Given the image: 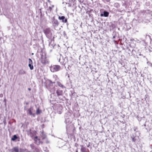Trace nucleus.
I'll return each mask as SVG.
<instances>
[{"label":"nucleus","mask_w":152,"mask_h":152,"mask_svg":"<svg viewBox=\"0 0 152 152\" xmlns=\"http://www.w3.org/2000/svg\"><path fill=\"white\" fill-rule=\"evenodd\" d=\"M2 36V34L1 32H0V39H1Z\"/></svg>","instance_id":"nucleus-27"},{"label":"nucleus","mask_w":152,"mask_h":152,"mask_svg":"<svg viewBox=\"0 0 152 152\" xmlns=\"http://www.w3.org/2000/svg\"><path fill=\"white\" fill-rule=\"evenodd\" d=\"M28 66L29 67L30 69L31 70H32L33 69L34 67L33 65V62L32 60L29 58L28 59Z\"/></svg>","instance_id":"nucleus-13"},{"label":"nucleus","mask_w":152,"mask_h":152,"mask_svg":"<svg viewBox=\"0 0 152 152\" xmlns=\"http://www.w3.org/2000/svg\"><path fill=\"white\" fill-rule=\"evenodd\" d=\"M58 85L60 87H61L62 88H65V87L64 86L60 83H58Z\"/></svg>","instance_id":"nucleus-25"},{"label":"nucleus","mask_w":152,"mask_h":152,"mask_svg":"<svg viewBox=\"0 0 152 152\" xmlns=\"http://www.w3.org/2000/svg\"><path fill=\"white\" fill-rule=\"evenodd\" d=\"M20 148L18 146L14 147L10 149V152H20Z\"/></svg>","instance_id":"nucleus-11"},{"label":"nucleus","mask_w":152,"mask_h":152,"mask_svg":"<svg viewBox=\"0 0 152 152\" xmlns=\"http://www.w3.org/2000/svg\"><path fill=\"white\" fill-rule=\"evenodd\" d=\"M132 40H134V39H130V40H132Z\"/></svg>","instance_id":"nucleus-34"},{"label":"nucleus","mask_w":152,"mask_h":152,"mask_svg":"<svg viewBox=\"0 0 152 152\" xmlns=\"http://www.w3.org/2000/svg\"><path fill=\"white\" fill-rule=\"evenodd\" d=\"M40 138L42 140L46 139L45 138L47 137L46 133L43 131L40 132Z\"/></svg>","instance_id":"nucleus-8"},{"label":"nucleus","mask_w":152,"mask_h":152,"mask_svg":"<svg viewBox=\"0 0 152 152\" xmlns=\"http://www.w3.org/2000/svg\"><path fill=\"white\" fill-rule=\"evenodd\" d=\"M18 138V137L16 135H14L12 137V138L11 140L13 141H15Z\"/></svg>","instance_id":"nucleus-22"},{"label":"nucleus","mask_w":152,"mask_h":152,"mask_svg":"<svg viewBox=\"0 0 152 152\" xmlns=\"http://www.w3.org/2000/svg\"><path fill=\"white\" fill-rule=\"evenodd\" d=\"M69 77V75L68 76V77Z\"/></svg>","instance_id":"nucleus-37"},{"label":"nucleus","mask_w":152,"mask_h":152,"mask_svg":"<svg viewBox=\"0 0 152 152\" xmlns=\"http://www.w3.org/2000/svg\"><path fill=\"white\" fill-rule=\"evenodd\" d=\"M34 140L35 143L37 145H38L40 144H42L43 143V142L42 141L41 139L40 138H38L37 136H36L35 137V138L34 139Z\"/></svg>","instance_id":"nucleus-5"},{"label":"nucleus","mask_w":152,"mask_h":152,"mask_svg":"<svg viewBox=\"0 0 152 152\" xmlns=\"http://www.w3.org/2000/svg\"><path fill=\"white\" fill-rule=\"evenodd\" d=\"M80 146L81 147L80 150L82 152H87L86 149L83 145H81Z\"/></svg>","instance_id":"nucleus-17"},{"label":"nucleus","mask_w":152,"mask_h":152,"mask_svg":"<svg viewBox=\"0 0 152 152\" xmlns=\"http://www.w3.org/2000/svg\"><path fill=\"white\" fill-rule=\"evenodd\" d=\"M133 129L134 131L135 132L134 135H136L137 136H139L140 134V133L138 130L137 127L136 126H134L133 128Z\"/></svg>","instance_id":"nucleus-15"},{"label":"nucleus","mask_w":152,"mask_h":152,"mask_svg":"<svg viewBox=\"0 0 152 152\" xmlns=\"http://www.w3.org/2000/svg\"><path fill=\"white\" fill-rule=\"evenodd\" d=\"M49 2H50V1L49 0H47Z\"/></svg>","instance_id":"nucleus-32"},{"label":"nucleus","mask_w":152,"mask_h":152,"mask_svg":"<svg viewBox=\"0 0 152 152\" xmlns=\"http://www.w3.org/2000/svg\"><path fill=\"white\" fill-rule=\"evenodd\" d=\"M32 55H33V54H34V53H32Z\"/></svg>","instance_id":"nucleus-36"},{"label":"nucleus","mask_w":152,"mask_h":152,"mask_svg":"<svg viewBox=\"0 0 152 152\" xmlns=\"http://www.w3.org/2000/svg\"><path fill=\"white\" fill-rule=\"evenodd\" d=\"M115 36H114L113 37V39H114L115 38Z\"/></svg>","instance_id":"nucleus-30"},{"label":"nucleus","mask_w":152,"mask_h":152,"mask_svg":"<svg viewBox=\"0 0 152 152\" xmlns=\"http://www.w3.org/2000/svg\"><path fill=\"white\" fill-rule=\"evenodd\" d=\"M70 66H68V67L67 69H68V70H70Z\"/></svg>","instance_id":"nucleus-29"},{"label":"nucleus","mask_w":152,"mask_h":152,"mask_svg":"<svg viewBox=\"0 0 152 152\" xmlns=\"http://www.w3.org/2000/svg\"><path fill=\"white\" fill-rule=\"evenodd\" d=\"M58 19L62 21V22L63 23H68L67 19L66 18H65V16H58Z\"/></svg>","instance_id":"nucleus-6"},{"label":"nucleus","mask_w":152,"mask_h":152,"mask_svg":"<svg viewBox=\"0 0 152 152\" xmlns=\"http://www.w3.org/2000/svg\"><path fill=\"white\" fill-rule=\"evenodd\" d=\"M75 152H78V151H77V150L75 151Z\"/></svg>","instance_id":"nucleus-33"},{"label":"nucleus","mask_w":152,"mask_h":152,"mask_svg":"<svg viewBox=\"0 0 152 152\" xmlns=\"http://www.w3.org/2000/svg\"><path fill=\"white\" fill-rule=\"evenodd\" d=\"M30 146L34 152H39V149L36 147L34 144H31Z\"/></svg>","instance_id":"nucleus-7"},{"label":"nucleus","mask_w":152,"mask_h":152,"mask_svg":"<svg viewBox=\"0 0 152 152\" xmlns=\"http://www.w3.org/2000/svg\"><path fill=\"white\" fill-rule=\"evenodd\" d=\"M54 7L53 5H52V7H49L48 9V11L50 12L52 10V8Z\"/></svg>","instance_id":"nucleus-24"},{"label":"nucleus","mask_w":152,"mask_h":152,"mask_svg":"<svg viewBox=\"0 0 152 152\" xmlns=\"http://www.w3.org/2000/svg\"><path fill=\"white\" fill-rule=\"evenodd\" d=\"M43 32L46 37L49 39L52 38V32L50 29L49 28H46L43 30Z\"/></svg>","instance_id":"nucleus-1"},{"label":"nucleus","mask_w":152,"mask_h":152,"mask_svg":"<svg viewBox=\"0 0 152 152\" xmlns=\"http://www.w3.org/2000/svg\"><path fill=\"white\" fill-rule=\"evenodd\" d=\"M70 116V113L69 112H67L65 115V122L66 124L67 122H69V119Z\"/></svg>","instance_id":"nucleus-9"},{"label":"nucleus","mask_w":152,"mask_h":152,"mask_svg":"<svg viewBox=\"0 0 152 152\" xmlns=\"http://www.w3.org/2000/svg\"><path fill=\"white\" fill-rule=\"evenodd\" d=\"M109 13L107 11H104L103 13H101L100 15L101 17L104 16L105 17H107L108 16Z\"/></svg>","instance_id":"nucleus-16"},{"label":"nucleus","mask_w":152,"mask_h":152,"mask_svg":"<svg viewBox=\"0 0 152 152\" xmlns=\"http://www.w3.org/2000/svg\"><path fill=\"white\" fill-rule=\"evenodd\" d=\"M28 89L29 91H30L31 90V88H28Z\"/></svg>","instance_id":"nucleus-31"},{"label":"nucleus","mask_w":152,"mask_h":152,"mask_svg":"<svg viewBox=\"0 0 152 152\" xmlns=\"http://www.w3.org/2000/svg\"><path fill=\"white\" fill-rule=\"evenodd\" d=\"M20 152H29L30 151L26 149L20 148Z\"/></svg>","instance_id":"nucleus-20"},{"label":"nucleus","mask_w":152,"mask_h":152,"mask_svg":"<svg viewBox=\"0 0 152 152\" xmlns=\"http://www.w3.org/2000/svg\"><path fill=\"white\" fill-rule=\"evenodd\" d=\"M29 152H30V151H29Z\"/></svg>","instance_id":"nucleus-39"},{"label":"nucleus","mask_w":152,"mask_h":152,"mask_svg":"<svg viewBox=\"0 0 152 152\" xmlns=\"http://www.w3.org/2000/svg\"><path fill=\"white\" fill-rule=\"evenodd\" d=\"M60 67L58 65H54L51 66L50 67V70L52 72H57L59 70Z\"/></svg>","instance_id":"nucleus-2"},{"label":"nucleus","mask_w":152,"mask_h":152,"mask_svg":"<svg viewBox=\"0 0 152 152\" xmlns=\"http://www.w3.org/2000/svg\"><path fill=\"white\" fill-rule=\"evenodd\" d=\"M41 113V111L39 109V108H38L36 110V114L37 115Z\"/></svg>","instance_id":"nucleus-23"},{"label":"nucleus","mask_w":152,"mask_h":152,"mask_svg":"<svg viewBox=\"0 0 152 152\" xmlns=\"http://www.w3.org/2000/svg\"><path fill=\"white\" fill-rule=\"evenodd\" d=\"M49 90L52 94H54L55 92V89L54 87H53L51 89L49 88Z\"/></svg>","instance_id":"nucleus-21"},{"label":"nucleus","mask_w":152,"mask_h":152,"mask_svg":"<svg viewBox=\"0 0 152 152\" xmlns=\"http://www.w3.org/2000/svg\"><path fill=\"white\" fill-rule=\"evenodd\" d=\"M33 110V107H31L30 108L28 109L27 110V113L30 115H32L33 117L35 116V114L33 113L32 112V111Z\"/></svg>","instance_id":"nucleus-12"},{"label":"nucleus","mask_w":152,"mask_h":152,"mask_svg":"<svg viewBox=\"0 0 152 152\" xmlns=\"http://www.w3.org/2000/svg\"><path fill=\"white\" fill-rule=\"evenodd\" d=\"M46 139H45L43 140L42 141L43 142V143L44 142H45L46 144H48L50 143V141L48 140V139L47 138V137L45 138Z\"/></svg>","instance_id":"nucleus-19"},{"label":"nucleus","mask_w":152,"mask_h":152,"mask_svg":"<svg viewBox=\"0 0 152 152\" xmlns=\"http://www.w3.org/2000/svg\"><path fill=\"white\" fill-rule=\"evenodd\" d=\"M56 93L58 98L61 100H63L64 97L63 96V91L61 90H57Z\"/></svg>","instance_id":"nucleus-3"},{"label":"nucleus","mask_w":152,"mask_h":152,"mask_svg":"<svg viewBox=\"0 0 152 152\" xmlns=\"http://www.w3.org/2000/svg\"><path fill=\"white\" fill-rule=\"evenodd\" d=\"M58 108L56 109L57 112L59 114H61L62 113V110L63 109V107L60 104L57 105Z\"/></svg>","instance_id":"nucleus-10"},{"label":"nucleus","mask_w":152,"mask_h":152,"mask_svg":"<svg viewBox=\"0 0 152 152\" xmlns=\"http://www.w3.org/2000/svg\"><path fill=\"white\" fill-rule=\"evenodd\" d=\"M76 144H77L76 143H75V146H76Z\"/></svg>","instance_id":"nucleus-38"},{"label":"nucleus","mask_w":152,"mask_h":152,"mask_svg":"<svg viewBox=\"0 0 152 152\" xmlns=\"http://www.w3.org/2000/svg\"><path fill=\"white\" fill-rule=\"evenodd\" d=\"M51 23L54 28L57 27L59 24L58 20L55 19L54 17H53L52 19Z\"/></svg>","instance_id":"nucleus-4"},{"label":"nucleus","mask_w":152,"mask_h":152,"mask_svg":"<svg viewBox=\"0 0 152 152\" xmlns=\"http://www.w3.org/2000/svg\"><path fill=\"white\" fill-rule=\"evenodd\" d=\"M26 73V72L22 69L20 70L18 72V74L20 75H23L25 74Z\"/></svg>","instance_id":"nucleus-18"},{"label":"nucleus","mask_w":152,"mask_h":152,"mask_svg":"<svg viewBox=\"0 0 152 152\" xmlns=\"http://www.w3.org/2000/svg\"><path fill=\"white\" fill-rule=\"evenodd\" d=\"M114 41L115 42H116V41L115 40H114Z\"/></svg>","instance_id":"nucleus-35"},{"label":"nucleus","mask_w":152,"mask_h":152,"mask_svg":"<svg viewBox=\"0 0 152 152\" xmlns=\"http://www.w3.org/2000/svg\"><path fill=\"white\" fill-rule=\"evenodd\" d=\"M139 137V136H137L136 135L134 134H132V136H131V138L132 139V142H136L137 139Z\"/></svg>","instance_id":"nucleus-14"},{"label":"nucleus","mask_w":152,"mask_h":152,"mask_svg":"<svg viewBox=\"0 0 152 152\" xmlns=\"http://www.w3.org/2000/svg\"><path fill=\"white\" fill-rule=\"evenodd\" d=\"M110 27L112 28H113L115 27V25L114 24L111 23L110 25Z\"/></svg>","instance_id":"nucleus-26"},{"label":"nucleus","mask_w":152,"mask_h":152,"mask_svg":"<svg viewBox=\"0 0 152 152\" xmlns=\"http://www.w3.org/2000/svg\"><path fill=\"white\" fill-rule=\"evenodd\" d=\"M147 63L150 66L152 67V64L150 62H148Z\"/></svg>","instance_id":"nucleus-28"}]
</instances>
